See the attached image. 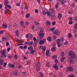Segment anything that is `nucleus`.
<instances>
[{
  "instance_id": "nucleus-1",
  "label": "nucleus",
  "mask_w": 77,
  "mask_h": 77,
  "mask_svg": "<svg viewBox=\"0 0 77 77\" xmlns=\"http://www.w3.org/2000/svg\"><path fill=\"white\" fill-rule=\"evenodd\" d=\"M68 55L72 59H74L76 57L75 54H74V52L72 51H69L68 53Z\"/></svg>"
},
{
  "instance_id": "nucleus-2",
  "label": "nucleus",
  "mask_w": 77,
  "mask_h": 77,
  "mask_svg": "<svg viewBox=\"0 0 77 77\" xmlns=\"http://www.w3.org/2000/svg\"><path fill=\"white\" fill-rule=\"evenodd\" d=\"M1 54H2V57H6L7 56V55L6 54V51H2L1 52Z\"/></svg>"
},
{
  "instance_id": "nucleus-3",
  "label": "nucleus",
  "mask_w": 77,
  "mask_h": 77,
  "mask_svg": "<svg viewBox=\"0 0 77 77\" xmlns=\"http://www.w3.org/2000/svg\"><path fill=\"white\" fill-rule=\"evenodd\" d=\"M73 59V58H72L71 57V58H69L67 59L68 62L69 63H70V64H72V63H74V59Z\"/></svg>"
},
{
  "instance_id": "nucleus-4",
  "label": "nucleus",
  "mask_w": 77,
  "mask_h": 77,
  "mask_svg": "<svg viewBox=\"0 0 77 77\" xmlns=\"http://www.w3.org/2000/svg\"><path fill=\"white\" fill-rule=\"evenodd\" d=\"M40 62H37L36 65V68L37 71H39L40 70V68H39V67L40 66Z\"/></svg>"
},
{
  "instance_id": "nucleus-5",
  "label": "nucleus",
  "mask_w": 77,
  "mask_h": 77,
  "mask_svg": "<svg viewBox=\"0 0 77 77\" xmlns=\"http://www.w3.org/2000/svg\"><path fill=\"white\" fill-rule=\"evenodd\" d=\"M45 42H46V39L45 38H43L39 42V44H40V45H42V44H44Z\"/></svg>"
},
{
  "instance_id": "nucleus-6",
  "label": "nucleus",
  "mask_w": 77,
  "mask_h": 77,
  "mask_svg": "<svg viewBox=\"0 0 77 77\" xmlns=\"http://www.w3.org/2000/svg\"><path fill=\"white\" fill-rule=\"evenodd\" d=\"M73 69L72 67H68L66 68V71H67L68 72H69V71L71 72L73 71Z\"/></svg>"
},
{
  "instance_id": "nucleus-7",
  "label": "nucleus",
  "mask_w": 77,
  "mask_h": 77,
  "mask_svg": "<svg viewBox=\"0 0 77 77\" xmlns=\"http://www.w3.org/2000/svg\"><path fill=\"white\" fill-rule=\"evenodd\" d=\"M38 35L39 36L40 39H42L44 36V33H39Z\"/></svg>"
},
{
  "instance_id": "nucleus-8",
  "label": "nucleus",
  "mask_w": 77,
  "mask_h": 77,
  "mask_svg": "<svg viewBox=\"0 0 77 77\" xmlns=\"http://www.w3.org/2000/svg\"><path fill=\"white\" fill-rule=\"evenodd\" d=\"M58 1L61 2L62 6H65V3L66 2V1L65 0H58Z\"/></svg>"
},
{
  "instance_id": "nucleus-9",
  "label": "nucleus",
  "mask_w": 77,
  "mask_h": 77,
  "mask_svg": "<svg viewBox=\"0 0 77 77\" xmlns=\"http://www.w3.org/2000/svg\"><path fill=\"white\" fill-rule=\"evenodd\" d=\"M53 34H55V35H59L60 34V31L58 30H56L53 32Z\"/></svg>"
},
{
  "instance_id": "nucleus-10",
  "label": "nucleus",
  "mask_w": 77,
  "mask_h": 77,
  "mask_svg": "<svg viewBox=\"0 0 77 77\" xmlns=\"http://www.w3.org/2000/svg\"><path fill=\"white\" fill-rule=\"evenodd\" d=\"M10 75H14L15 76H17L18 75V72H11L10 73Z\"/></svg>"
},
{
  "instance_id": "nucleus-11",
  "label": "nucleus",
  "mask_w": 77,
  "mask_h": 77,
  "mask_svg": "<svg viewBox=\"0 0 77 77\" xmlns=\"http://www.w3.org/2000/svg\"><path fill=\"white\" fill-rule=\"evenodd\" d=\"M8 67H9V68H14L15 67V65L13 64H8Z\"/></svg>"
},
{
  "instance_id": "nucleus-12",
  "label": "nucleus",
  "mask_w": 77,
  "mask_h": 77,
  "mask_svg": "<svg viewBox=\"0 0 77 77\" xmlns=\"http://www.w3.org/2000/svg\"><path fill=\"white\" fill-rule=\"evenodd\" d=\"M62 17V14L61 13H60L58 15V18L59 20H60V19H61Z\"/></svg>"
},
{
  "instance_id": "nucleus-13",
  "label": "nucleus",
  "mask_w": 77,
  "mask_h": 77,
  "mask_svg": "<svg viewBox=\"0 0 77 77\" xmlns=\"http://www.w3.org/2000/svg\"><path fill=\"white\" fill-rule=\"evenodd\" d=\"M26 38L27 39H29L32 38V35L31 34H27L26 35Z\"/></svg>"
},
{
  "instance_id": "nucleus-14",
  "label": "nucleus",
  "mask_w": 77,
  "mask_h": 77,
  "mask_svg": "<svg viewBox=\"0 0 77 77\" xmlns=\"http://www.w3.org/2000/svg\"><path fill=\"white\" fill-rule=\"evenodd\" d=\"M2 39L4 42H6L8 40V38L5 37H2Z\"/></svg>"
},
{
  "instance_id": "nucleus-15",
  "label": "nucleus",
  "mask_w": 77,
  "mask_h": 77,
  "mask_svg": "<svg viewBox=\"0 0 77 77\" xmlns=\"http://www.w3.org/2000/svg\"><path fill=\"white\" fill-rule=\"evenodd\" d=\"M28 49L29 51H32L33 49V48L32 46H30L28 47Z\"/></svg>"
},
{
  "instance_id": "nucleus-16",
  "label": "nucleus",
  "mask_w": 77,
  "mask_h": 77,
  "mask_svg": "<svg viewBox=\"0 0 77 77\" xmlns=\"http://www.w3.org/2000/svg\"><path fill=\"white\" fill-rule=\"evenodd\" d=\"M39 77H43V73L41 72L38 73Z\"/></svg>"
},
{
  "instance_id": "nucleus-17",
  "label": "nucleus",
  "mask_w": 77,
  "mask_h": 77,
  "mask_svg": "<svg viewBox=\"0 0 77 77\" xmlns=\"http://www.w3.org/2000/svg\"><path fill=\"white\" fill-rule=\"evenodd\" d=\"M53 68H54V69H56V70H58V69H59V68H58V66H57L56 65H54L53 66Z\"/></svg>"
},
{
  "instance_id": "nucleus-18",
  "label": "nucleus",
  "mask_w": 77,
  "mask_h": 77,
  "mask_svg": "<svg viewBox=\"0 0 77 77\" xmlns=\"http://www.w3.org/2000/svg\"><path fill=\"white\" fill-rule=\"evenodd\" d=\"M46 24L47 26H50L51 24V22L50 21L48 20L46 21Z\"/></svg>"
},
{
  "instance_id": "nucleus-19",
  "label": "nucleus",
  "mask_w": 77,
  "mask_h": 77,
  "mask_svg": "<svg viewBox=\"0 0 77 77\" xmlns=\"http://www.w3.org/2000/svg\"><path fill=\"white\" fill-rule=\"evenodd\" d=\"M8 3L9 2H8V1L7 0L5 1L4 2V4L5 6H7V5H8Z\"/></svg>"
},
{
  "instance_id": "nucleus-20",
  "label": "nucleus",
  "mask_w": 77,
  "mask_h": 77,
  "mask_svg": "<svg viewBox=\"0 0 77 77\" xmlns=\"http://www.w3.org/2000/svg\"><path fill=\"white\" fill-rule=\"evenodd\" d=\"M43 32H44V28H41L40 29V31L39 33H43Z\"/></svg>"
},
{
  "instance_id": "nucleus-21",
  "label": "nucleus",
  "mask_w": 77,
  "mask_h": 77,
  "mask_svg": "<svg viewBox=\"0 0 77 77\" xmlns=\"http://www.w3.org/2000/svg\"><path fill=\"white\" fill-rule=\"evenodd\" d=\"M46 55L47 56L50 55V53L49 52V51H47L46 52Z\"/></svg>"
},
{
  "instance_id": "nucleus-22",
  "label": "nucleus",
  "mask_w": 77,
  "mask_h": 77,
  "mask_svg": "<svg viewBox=\"0 0 77 77\" xmlns=\"http://www.w3.org/2000/svg\"><path fill=\"white\" fill-rule=\"evenodd\" d=\"M46 14L48 16H50V15L51 14V13L49 11H46Z\"/></svg>"
},
{
  "instance_id": "nucleus-23",
  "label": "nucleus",
  "mask_w": 77,
  "mask_h": 77,
  "mask_svg": "<svg viewBox=\"0 0 77 77\" xmlns=\"http://www.w3.org/2000/svg\"><path fill=\"white\" fill-rule=\"evenodd\" d=\"M15 34L17 35V36H19V32L18 31V30H17L15 32Z\"/></svg>"
},
{
  "instance_id": "nucleus-24",
  "label": "nucleus",
  "mask_w": 77,
  "mask_h": 77,
  "mask_svg": "<svg viewBox=\"0 0 77 77\" xmlns=\"http://www.w3.org/2000/svg\"><path fill=\"white\" fill-rule=\"evenodd\" d=\"M3 62H4L3 60H1L0 61V65H3Z\"/></svg>"
},
{
  "instance_id": "nucleus-25",
  "label": "nucleus",
  "mask_w": 77,
  "mask_h": 77,
  "mask_svg": "<svg viewBox=\"0 0 77 77\" xmlns=\"http://www.w3.org/2000/svg\"><path fill=\"white\" fill-rule=\"evenodd\" d=\"M65 57H63L61 59L60 61L62 62H63L64 60H65Z\"/></svg>"
},
{
  "instance_id": "nucleus-26",
  "label": "nucleus",
  "mask_w": 77,
  "mask_h": 77,
  "mask_svg": "<svg viewBox=\"0 0 77 77\" xmlns=\"http://www.w3.org/2000/svg\"><path fill=\"white\" fill-rule=\"evenodd\" d=\"M47 39L48 41L50 42L51 41V38L50 37H48L47 38Z\"/></svg>"
},
{
  "instance_id": "nucleus-27",
  "label": "nucleus",
  "mask_w": 77,
  "mask_h": 77,
  "mask_svg": "<svg viewBox=\"0 0 77 77\" xmlns=\"http://www.w3.org/2000/svg\"><path fill=\"white\" fill-rule=\"evenodd\" d=\"M52 58L53 59H57V56L55 55H53L52 57Z\"/></svg>"
},
{
  "instance_id": "nucleus-28",
  "label": "nucleus",
  "mask_w": 77,
  "mask_h": 77,
  "mask_svg": "<svg viewBox=\"0 0 77 77\" xmlns=\"http://www.w3.org/2000/svg\"><path fill=\"white\" fill-rule=\"evenodd\" d=\"M2 27L4 28H7V27H8V25L6 24H3L2 25Z\"/></svg>"
},
{
  "instance_id": "nucleus-29",
  "label": "nucleus",
  "mask_w": 77,
  "mask_h": 77,
  "mask_svg": "<svg viewBox=\"0 0 77 77\" xmlns=\"http://www.w3.org/2000/svg\"><path fill=\"white\" fill-rule=\"evenodd\" d=\"M17 24L16 23H14L13 24V27L14 28H16L17 27Z\"/></svg>"
},
{
  "instance_id": "nucleus-30",
  "label": "nucleus",
  "mask_w": 77,
  "mask_h": 77,
  "mask_svg": "<svg viewBox=\"0 0 77 77\" xmlns=\"http://www.w3.org/2000/svg\"><path fill=\"white\" fill-rule=\"evenodd\" d=\"M31 51V54H34V53L35 52V50H33Z\"/></svg>"
},
{
  "instance_id": "nucleus-31",
  "label": "nucleus",
  "mask_w": 77,
  "mask_h": 77,
  "mask_svg": "<svg viewBox=\"0 0 77 77\" xmlns=\"http://www.w3.org/2000/svg\"><path fill=\"white\" fill-rule=\"evenodd\" d=\"M74 28L75 29H77V23H76L74 25Z\"/></svg>"
},
{
  "instance_id": "nucleus-32",
  "label": "nucleus",
  "mask_w": 77,
  "mask_h": 77,
  "mask_svg": "<svg viewBox=\"0 0 77 77\" xmlns=\"http://www.w3.org/2000/svg\"><path fill=\"white\" fill-rule=\"evenodd\" d=\"M68 37V38H71L72 37V34L71 33L69 34Z\"/></svg>"
},
{
  "instance_id": "nucleus-33",
  "label": "nucleus",
  "mask_w": 77,
  "mask_h": 77,
  "mask_svg": "<svg viewBox=\"0 0 77 77\" xmlns=\"http://www.w3.org/2000/svg\"><path fill=\"white\" fill-rule=\"evenodd\" d=\"M33 42H28V45H32V44H33Z\"/></svg>"
},
{
  "instance_id": "nucleus-34",
  "label": "nucleus",
  "mask_w": 77,
  "mask_h": 77,
  "mask_svg": "<svg viewBox=\"0 0 77 77\" xmlns=\"http://www.w3.org/2000/svg\"><path fill=\"white\" fill-rule=\"evenodd\" d=\"M51 12L52 14H54V10L52 8L51 10Z\"/></svg>"
},
{
  "instance_id": "nucleus-35",
  "label": "nucleus",
  "mask_w": 77,
  "mask_h": 77,
  "mask_svg": "<svg viewBox=\"0 0 77 77\" xmlns=\"http://www.w3.org/2000/svg\"><path fill=\"white\" fill-rule=\"evenodd\" d=\"M29 17H30V15L29 14H27L26 15V18H29Z\"/></svg>"
},
{
  "instance_id": "nucleus-36",
  "label": "nucleus",
  "mask_w": 77,
  "mask_h": 77,
  "mask_svg": "<svg viewBox=\"0 0 77 77\" xmlns=\"http://www.w3.org/2000/svg\"><path fill=\"white\" fill-rule=\"evenodd\" d=\"M60 40L61 41V42H63V41H64V38L63 37H61Z\"/></svg>"
},
{
  "instance_id": "nucleus-37",
  "label": "nucleus",
  "mask_w": 77,
  "mask_h": 77,
  "mask_svg": "<svg viewBox=\"0 0 77 77\" xmlns=\"http://www.w3.org/2000/svg\"><path fill=\"white\" fill-rule=\"evenodd\" d=\"M34 23L36 25H39V23L37 21L35 22Z\"/></svg>"
},
{
  "instance_id": "nucleus-38",
  "label": "nucleus",
  "mask_w": 77,
  "mask_h": 77,
  "mask_svg": "<svg viewBox=\"0 0 77 77\" xmlns=\"http://www.w3.org/2000/svg\"><path fill=\"white\" fill-rule=\"evenodd\" d=\"M51 50L52 51H53V52H54V51H55V48L54 47H53L52 48Z\"/></svg>"
},
{
  "instance_id": "nucleus-39",
  "label": "nucleus",
  "mask_w": 77,
  "mask_h": 77,
  "mask_svg": "<svg viewBox=\"0 0 77 77\" xmlns=\"http://www.w3.org/2000/svg\"><path fill=\"white\" fill-rule=\"evenodd\" d=\"M60 42H61L60 39H58L57 40V44H59V43H60Z\"/></svg>"
},
{
  "instance_id": "nucleus-40",
  "label": "nucleus",
  "mask_w": 77,
  "mask_h": 77,
  "mask_svg": "<svg viewBox=\"0 0 77 77\" xmlns=\"http://www.w3.org/2000/svg\"><path fill=\"white\" fill-rule=\"evenodd\" d=\"M42 49L43 51H45V50H46V47H45V46H44V47H43Z\"/></svg>"
},
{
  "instance_id": "nucleus-41",
  "label": "nucleus",
  "mask_w": 77,
  "mask_h": 77,
  "mask_svg": "<svg viewBox=\"0 0 77 77\" xmlns=\"http://www.w3.org/2000/svg\"><path fill=\"white\" fill-rule=\"evenodd\" d=\"M14 57L15 59H18V56H17V55L15 54L14 55Z\"/></svg>"
},
{
  "instance_id": "nucleus-42",
  "label": "nucleus",
  "mask_w": 77,
  "mask_h": 77,
  "mask_svg": "<svg viewBox=\"0 0 77 77\" xmlns=\"http://www.w3.org/2000/svg\"><path fill=\"white\" fill-rule=\"evenodd\" d=\"M57 45L58 47H60V46L62 45L61 44V43H57Z\"/></svg>"
},
{
  "instance_id": "nucleus-43",
  "label": "nucleus",
  "mask_w": 77,
  "mask_h": 77,
  "mask_svg": "<svg viewBox=\"0 0 77 77\" xmlns=\"http://www.w3.org/2000/svg\"><path fill=\"white\" fill-rule=\"evenodd\" d=\"M61 56H64V55H65V53H64V52H63L61 53Z\"/></svg>"
},
{
  "instance_id": "nucleus-44",
  "label": "nucleus",
  "mask_w": 77,
  "mask_h": 77,
  "mask_svg": "<svg viewBox=\"0 0 77 77\" xmlns=\"http://www.w3.org/2000/svg\"><path fill=\"white\" fill-rule=\"evenodd\" d=\"M59 7V4H57L56 5H55V8L57 9V8H58V7Z\"/></svg>"
},
{
  "instance_id": "nucleus-45",
  "label": "nucleus",
  "mask_w": 77,
  "mask_h": 77,
  "mask_svg": "<svg viewBox=\"0 0 77 77\" xmlns=\"http://www.w3.org/2000/svg\"><path fill=\"white\" fill-rule=\"evenodd\" d=\"M33 44H34V47H36V46H37L38 43H37V42H35V43H34Z\"/></svg>"
},
{
  "instance_id": "nucleus-46",
  "label": "nucleus",
  "mask_w": 77,
  "mask_h": 77,
  "mask_svg": "<svg viewBox=\"0 0 77 77\" xmlns=\"http://www.w3.org/2000/svg\"><path fill=\"white\" fill-rule=\"evenodd\" d=\"M33 40L34 41V42H37V40H36V38H33Z\"/></svg>"
},
{
  "instance_id": "nucleus-47",
  "label": "nucleus",
  "mask_w": 77,
  "mask_h": 77,
  "mask_svg": "<svg viewBox=\"0 0 77 77\" xmlns=\"http://www.w3.org/2000/svg\"><path fill=\"white\" fill-rule=\"evenodd\" d=\"M20 24H21V26H23V25H24V22L23 21H21L20 22Z\"/></svg>"
},
{
  "instance_id": "nucleus-48",
  "label": "nucleus",
  "mask_w": 77,
  "mask_h": 77,
  "mask_svg": "<svg viewBox=\"0 0 77 77\" xmlns=\"http://www.w3.org/2000/svg\"><path fill=\"white\" fill-rule=\"evenodd\" d=\"M7 6L9 9H11V6L10 5H8V4L7 5Z\"/></svg>"
},
{
  "instance_id": "nucleus-49",
  "label": "nucleus",
  "mask_w": 77,
  "mask_h": 77,
  "mask_svg": "<svg viewBox=\"0 0 77 77\" xmlns=\"http://www.w3.org/2000/svg\"><path fill=\"white\" fill-rule=\"evenodd\" d=\"M64 44L65 45H67V44H68V41H66L64 43Z\"/></svg>"
},
{
  "instance_id": "nucleus-50",
  "label": "nucleus",
  "mask_w": 77,
  "mask_h": 77,
  "mask_svg": "<svg viewBox=\"0 0 77 77\" xmlns=\"http://www.w3.org/2000/svg\"><path fill=\"white\" fill-rule=\"evenodd\" d=\"M7 65V63L6 62H4L3 63V65L4 66H6Z\"/></svg>"
},
{
  "instance_id": "nucleus-51",
  "label": "nucleus",
  "mask_w": 77,
  "mask_h": 77,
  "mask_svg": "<svg viewBox=\"0 0 77 77\" xmlns=\"http://www.w3.org/2000/svg\"><path fill=\"white\" fill-rule=\"evenodd\" d=\"M16 6H20V3L18 2H17L16 3Z\"/></svg>"
},
{
  "instance_id": "nucleus-52",
  "label": "nucleus",
  "mask_w": 77,
  "mask_h": 77,
  "mask_svg": "<svg viewBox=\"0 0 77 77\" xmlns=\"http://www.w3.org/2000/svg\"><path fill=\"white\" fill-rule=\"evenodd\" d=\"M49 64H50V63H47L46 64V65L48 67H50V65Z\"/></svg>"
},
{
  "instance_id": "nucleus-53",
  "label": "nucleus",
  "mask_w": 77,
  "mask_h": 77,
  "mask_svg": "<svg viewBox=\"0 0 77 77\" xmlns=\"http://www.w3.org/2000/svg\"><path fill=\"white\" fill-rule=\"evenodd\" d=\"M52 24L53 26H54V25L56 24V22L55 21L53 22V23H52Z\"/></svg>"
},
{
  "instance_id": "nucleus-54",
  "label": "nucleus",
  "mask_w": 77,
  "mask_h": 77,
  "mask_svg": "<svg viewBox=\"0 0 77 77\" xmlns=\"http://www.w3.org/2000/svg\"><path fill=\"white\" fill-rule=\"evenodd\" d=\"M43 15H45L46 14V12H45V11H43Z\"/></svg>"
},
{
  "instance_id": "nucleus-55",
  "label": "nucleus",
  "mask_w": 77,
  "mask_h": 77,
  "mask_svg": "<svg viewBox=\"0 0 77 77\" xmlns=\"http://www.w3.org/2000/svg\"><path fill=\"white\" fill-rule=\"evenodd\" d=\"M54 30V28H52L50 29V30L51 31H53Z\"/></svg>"
},
{
  "instance_id": "nucleus-56",
  "label": "nucleus",
  "mask_w": 77,
  "mask_h": 77,
  "mask_svg": "<svg viewBox=\"0 0 77 77\" xmlns=\"http://www.w3.org/2000/svg\"><path fill=\"white\" fill-rule=\"evenodd\" d=\"M26 64L27 65H29V64H30V61H27V63Z\"/></svg>"
},
{
  "instance_id": "nucleus-57",
  "label": "nucleus",
  "mask_w": 77,
  "mask_h": 77,
  "mask_svg": "<svg viewBox=\"0 0 77 77\" xmlns=\"http://www.w3.org/2000/svg\"><path fill=\"white\" fill-rule=\"evenodd\" d=\"M26 74V72H22V74L23 75H25V74Z\"/></svg>"
},
{
  "instance_id": "nucleus-58",
  "label": "nucleus",
  "mask_w": 77,
  "mask_h": 77,
  "mask_svg": "<svg viewBox=\"0 0 77 77\" xmlns=\"http://www.w3.org/2000/svg\"><path fill=\"white\" fill-rule=\"evenodd\" d=\"M19 43H23V41L21 40H19Z\"/></svg>"
},
{
  "instance_id": "nucleus-59",
  "label": "nucleus",
  "mask_w": 77,
  "mask_h": 77,
  "mask_svg": "<svg viewBox=\"0 0 77 77\" xmlns=\"http://www.w3.org/2000/svg\"><path fill=\"white\" fill-rule=\"evenodd\" d=\"M20 48H21V49H22V50H24V48L23 46H20Z\"/></svg>"
},
{
  "instance_id": "nucleus-60",
  "label": "nucleus",
  "mask_w": 77,
  "mask_h": 77,
  "mask_svg": "<svg viewBox=\"0 0 77 77\" xmlns=\"http://www.w3.org/2000/svg\"><path fill=\"white\" fill-rule=\"evenodd\" d=\"M9 11V9H7L5 11V13H8Z\"/></svg>"
},
{
  "instance_id": "nucleus-61",
  "label": "nucleus",
  "mask_w": 77,
  "mask_h": 77,
  "mask_svg": "<svg viewBox=\"0 0 77 77\" xmlns=\"http://www.w3.org/2000/svg\"><path fill=\"white\" fill-rule=\"evenodd\" d=\"M12 57V56L11 55H8V58H9L10 59H11Z\"/></svg>"
},
{
  "instance_id": "nucleus-62",
  "label": "nucleus",
  "mask_w": 77,
  "mask_h": 77,
  "mask_svg": "<svg viewBox=\"0 0 77 77\" xmlns=\"http://www.w3.org/2000/svg\"><path fill=\"white\" fill-rule=\"evenodd\" d=\"M69 24H72V22L70 21L69 22Z\"/></svg>"
},
{
  "instance_id": "nucleus-63",
  "label": "nucleus",
  "mask_w": 77,
  "mask_h": 77,
  "mask_svg": "<svg viewBox=\"0 0 77 77\" xmlns=\"http://www.w3.org/2000/svg\"><path fill=\"white\" fill-rule=\"evenodd\" d=\"M26 8V6H24V5H22V9H24V8Z\"/></svg>"
},
{
  "instance_id": "nucleus-64",
  "label": "nucleus",
  "mask_w": 77,
  "mask_h": 77,
  "mask_svg": "<svg viewBox=\"0 0 77 77\" xmlns=\"http://www.w3.org/2000/svg\"><path fill=\"white\" fill-rule=\"evenodd\" d=\"M74 20L75 21H77V17H76L74 18Z\"/></svg>"
}]
</instances>
